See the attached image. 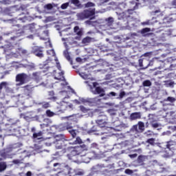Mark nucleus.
<instances>
[{"mask_svg":"<svg viewBox=\"0 0 176 176\" xmlns=\"http://www.w3.org/2000/svg\"><path fill=\"white\" fill-rule=\"evenodd\" d=\"M78 17L80 20L86 19L94 20L96 19V8L85 10L82 12L78 14Z\"/></svg>","mask_w":176,"mask_h":176,"instance_id":"1","label":"nucleus"},{"mask_svg":"<svg viewBox=\"0 0 176 176\" xmlns=\"http://www.w3.org/2000/svg\"><path fill=\"white\" fill-rule=\"evenodd\" d=\"M69 145H72L69 140L65 139L64 140H60L56 144V149H62L63 153H65L68 149H69Z\"/></svg>","mask_w":176,"mask_h":176,"instance_id":"2","label":"nucleus"},{"mask_svg":"<svg viewBox=\"0 0 176 176\" xmlns=\"http://www.w3.org/2000/svg\"><path fill=\"white\" fill-rule=\"evenodd\" d=\"M15 80L19 82L17 86H21L25 85L30 80V76L25 73H20L16 76Z\"/></svg>","mask_w":176,"mask_h":176,"instance_id":"3","label":"nucleus"},{"mask_svg":"<svg viewBox=\"0 0 176 176\" xmlns=\"http://www.w3.org/2000/svg\"><path fill=\"white\" fill-rule=\"evenodd\" d=\"M99 127L104 128L108 126V117L106 115H100L96 120Z\"/></svg>","mask_w":176,"mask_h":176,"instance_id":"4","label":"nucleus"},{"mask_svg":"<svg viewBox=\"0 0 176 176\" xmlns=\"http://www.w3.org/2000/svg\"><path fill=\"white\" fill-rule=\"evenodd\" d=\"M100 101H101V100H100L98 98L81 99V102H82L83 104H87L89 107H97V105H98L100 103Z\"/></svg>","mask_w":176,"mask_h":176,"instance_id":"5","label":"nucleus"},{"mask_svg":"<svg viewBox=\"0 0 176 176\" xmlns=\"http://www.w3.org/2000/svg\"><path fill=\"white\" fill-rule=\"evenodd\" d=\"M144 130L145 124L142 121H139L138 124L133 125L131 128V131L135 133L136 134H138V133H143Z\"/></svg>","mask_w":176,"mask_h":176,"instance_id":"6","label":"nucleus"},{"mask_svg":"<svg viewBox=\"0 0 176 176\" xmlns=\"http://www.w3.org/2000/svg\"><path fill=\"white\" fill-rule=\"evenodd\" d=\"M151 32V28H145L142 29L141 34L143 36H147V38H150L151 41H153V42H155V39L156 38V35L154 34V33H148Z\"/></svg>","mask_w":176,"mask_h":176,"instance_id":"7","label":"nucleus"},{"mask_svg":"<svg viewBox=\"0 0 176 176\" xmlns=\"http://www.w3.org/2000/svg\"><path fill=\"white\" fill-rule=\"evenodd\" d=\"M20 127L18 126L17 124H12L10 129H7V131L8 133H10L11 135H17V134H19L20 130H19Z\"/></svg>","mask_w":176,"mask_h":176,"instance_id":"8","label":"nucleus"},{"mask_svg":"<svg viewBox=\"0 0 176 176\" xmlns=\"http://www.w3.org/2000/svg\"><path fill=\"white\" fill-rule=\"evenodd\" d=\"M74 32L77 36L74 37L76 41H80L83 36V29H80L79 26L76 25L74 28Z\"/></svg>","mask_w":176,"mask_h":176,"instance_id":"9","label":"nucleus"},{"mask_svg":"<svg viewBox=\"0 0 176 176\" xmlns=\"http://www.w3.org/2000/svg\"><path fill=\"white\" fill-rule=\"evenodd\" d=\"M32 78L36 83H39V82H42V73L41 72H35L32 74Z\"/></svg>","mask_w":176,"mask_h":176,"instance_id":"10","label":"nucleus"},{"mask_svg":"<svg viewBox=\"0 0 176 176\" xmlns=\"http://www.w3.org/2000/svg\"><path fill=\"white\" fill-rule=\"evenodd\" d=\"M33 53L37 57H40V58H42V57H43V50H42V47H35L33 50Z\"/></svg>","mask_w":176,"mask_h":176,"instance_id":"11","label":"nucleus"},{"mask_svg":"<svg viewBox=\"0 0 176 176\" xmlns=\"http://www.w3.org/2000/svg\"><path fill=\"white\" fill-rule=\"evenodd\" d=\"M23 30L24 31L29 30L30 32H36V28H35V24L32 23V24H28L23 27Z\"/></svg>","mask_w":176,"mask_h":176,"instance_id":"12","label":"nucleus"},{"mask_svg":"<svg viewBox=\"0 0 176 176\" xmlns=\"http://www.w3.org/2000/svg\"><path fill=\"white\" fill-rule=\"evenodd\" d=\"M66 130H68L70 135H72V138H76V130L72 129V126L70 125H66Z\"/></svg>","mask_w":176,"mask_h":176,"instance_id":"13","label":"nucleus"},{"mask_svg":"<svg viewBox=\"0 0 176 176\" xmlns=\"http://www.w3.org/2000/svg\"><path fill=\"white\" fill-rule=\"evenodd\" d=\"M94 94H100L99 96L104 97V96H105V90L100 87H96Z\"/></svg>","mask_w":176,"mask_h":176,"instance_id":"14","label":"nucleus"},{"mask_svg":"<svg viewBox=\"0 0 176 176\" xmlns=\"http://www.w3.org/2000/svg\"><path fill=\"white\" fill-rule=\"evenodd\" d=\"M130 120H137L141 119V112L132 113L129 116Z\"/></svg>","mask_w":176,"mask_h":176,"instance_id":"15","label":"nucleus"},{"mask_svg":"<svg viewBox=\"0 0 176 176\" xmlns=\"http://www.w3.org/2000/svg\"><path fill=\"white\" fill-rule=\"evenodd\" d=\"M91 41H93V38L90 36H86L82 40V43L83 45H89V43H91Z\"/></svg>","mask_w":176,"mask_h":176,"instance_id":"16","label":"nucleus"},{"mask_svg":"<svg viewBox=\"0 0 176 176\" xmlns=\"http://www.w3.org/2000/svg\"><path fill=\"white\" fill-rule=\"evenodd\" d=\"M55 138H56V143L60 142V141H64L65 140V135L64 134L56 135L55 136Z\"/></svg>","mask_w":176,"mask_h":176,"instance_id":"17","label":"nucleus"},{"mask_svg":"<svg viewBox=\"0 0 176 176\" xmlns=\"http://www.w3.org/2000/svg\"><path fill=\"white\" fill-rule=\"evenodd\" d=\"M145 155H140L138 156L137 159V162L139 164H144V162H145Z\"/></svg>","mask_w":176,"mask_h":176,"instance_id":"18","label":"nucleus"},{"mask_svg":"<svg viewBox=\"0 0 176 176\" xmlns=\"http://www.w3.org/2000/svg\"><path fill=\"white\" fill-rule=\"evenodd\" d=\"M131 5H135L132 9H128L127 12H133V10H137L138 9V5H140V3H135V1L131 2Z\"/></svg>","mask_w":176,"mask_h":176,"instance_id":"19","label":"nucleus"},{"mask_svg":"<svg viewBox=\"0 0 176 176\" xmlns=\"http://www.w3.org/2000/svg\"><path fill=\"white\" fill-rule=\"evenodd\" d=\"M43 133L42 131H39L38 133H33V139L34 140H41V137H42Z\"/></svg>","mask_w":176,"mask_h":176,"instance_id":"20","label":"nucleus"},{"mask_svg":"<svg viewBox=\"0 0 176 176\" xmlns=\"http://www.w3.org/2000/svg\"><path fill=\"white\" fill-rule=\"evenodd\" d=\"M80 144H83V141L82 140V139L80 138V137H77V138H76V140H74V141L72 143V145H78V144L80 145Z\"/></svg>","mask_w":176,"mask_h":176,"instance_id":"21","label":"nucleus"},{"mask_svg":"<svg viewBox=\"0 0 176 176\" xmlns=\"http://www.w3.org/2000/svg\"><path fill=\"white\" fill-rule=\"evenodd\" d=\"M74 155H80L82 153V147H76L72 151Z\"/></svg>","mask_w":176,"mask_h":176,"instance_id":"22","label":"nucleus"},{"mask_svg":"<svg viewBox=\"0 0 176 176\" xmlns=\"http://www.w3.org/2000/svg\"><path fill=\"white\" fill-rule=\"evenodd\" d=\"M54 79L56 80H64L65 78H64V73L63 72L58 73V76H55Z\"/></svg>","mask_w":176,"mask_h":176,"instance_id":"23","label":"nucleus"},{"mask_svg":"<svg viewBox=\"0 0 176 176\" xmlns=\"http://www.w3.org/2000/svg\"><path fill=\"white\" fill-rule=\"evenodd\" d=\"M22 14H23L24 16L23 17L19 18L18 20H20L21 21H22V23H25L27 21V20H28V17H27V16H25V12H22V13L19 14V16H21Z\"/></svg>","mask_w":176,"mask_h":176,"instance_id":"24","label":"nucleus"},{"mask_svg":"<svg viewBox=\"0 0 176 176\" xmlns=\"http://www.w3.org/2000/svg\"><path fill=\"white\" fill-rule=\"evenodd\" d=\"M8 165H6V162H0V173H2V171H5Z\"/></svg>","mask_w":176,"mask_h":176,"instance_id":"25","label":"nucleus"},{"mask_svg":"<svg viewBox=\"0 0 176 176\" xmlns=\"http://www.w3.org/2000/svg\"><path fill=\"white\" fill-rule=\"evenodd\" d=\"M0 112H1V113H6V107H5V104H3V103L0 102Z\"/></svg>","mask_w":176,"mask_h":176,"instance_id":"26","label":"nucleus"},{"mask_svg":"<svg viewBox=\"0 0 176 176\" xmlns=\"http://www.w3.org/2000/svg\"><path fill=\"white\" fill-rule=\"evenodd\" d=\"M80 110L81 111V112H82L83 113H87V112H89V111H90V109H87L86 107H85V106L83 105H80L79 107Z\"/></svg>","mask_w":176,"mask_h":176,"instance_id":"27","label":"nucleus"},{"mask_svg":"<svg viewBox=\"0 0 176 176\" xmlns=\"http://www.w3.org/2000/svg\"><path fill=\"white\" fill-rule=\"evenodd\" d=\"M64 56H65L66 60L72 63V59L71 58V56H69V53L68 52V51L64 52Z\"/></svg>","mask_w":176,"mask_h":176,"instance_id":"28","label":"nucleus"},{"mask_svg":"<svg viewBox=\"0 0 176 176\" xmlns=\"http://www.w3.org/2000/svg\"><path fill=\"white\" fill-rule=\"evenodd\" d=\"M48 118H53V116H55L56 113L53 111H51L50 110H47L45 112Z\"/></svg>","mask_w":176,"mask_h":176,"instance_id":"29","label":"nucleus"},{"mask_svg":"<svg viewBox=\"0 0 176 176\" xmlns=\"http://www.w3.org/2000/svg\"><path fill=\"white\" fill-rule=\"evenodd\" d=\"M143 86L144 87H149V86H152V82L149 80H146L143 82Z\"/></svg>","mask_w":176,"mask_h":176,"instance_id":"30","label":"nucleus"},{"mask_svg":"<svg viewBox=\"0 0 176 176\" xmlns=\"http://www.w3.org/2000/svg\"><path fill=\"white\" fill-rule=\"evenodd\" d=\"M106 21L107 23V25H112L113 24V17H109L106 19Z\"/></svg>","mask_w":176,"mask_h":176,"instance_id":"31","label":"nucleus"},{"mask_svg":"<svg viewBox=\"0 0 176 176\" xmlns=\"http://www.w3.org/2000/svg\"><path fill=\"white\" fill-rule=\"evenodd\" d=\"M155 141H156V139L150 138V139H148L146 142L147 144H149L150 145H152V146H153V145H155Z\"/></svg>","mask_w":176,"mask_h":176,"instance_id":"32","label":"nucleus"},{"mask_svg":"<svg viewBox=\"0 0 176 176\" xmlns=\"http://www.w3.org/2000/svg\"><path fill=\"white\" fill-rule=\"evenodd\" d=\"M98 126L97 125H94L93 128L89 130V133H98Z\"/></svg>","mask_w":176,"mask_h":176,"instance_id":"33","label":"nucleus"},{"mask_svg":"<svg viewBox=\"0 0 176 176\" xmlns=\"http://www.w3.org/2000/svg\"><path fill=\"white\" fill-rule=\"evenodd\" d=\"M150 124L153 129H157V127L160 126L159 123L156 122L155 121L151 122Z\"/></svg>","mask_w":176,"mask_h":176,"instance_id":"34","label":"nucleus"},{"mask_svg":"<svg viewBox=\"0 0 176 176\" xmlns=\"http://www.w3.org/2000/svg\"><path fill=\"white\" fill-rule=\"evenodd\" d=\"M8 83L6 82H2L0 83V94L2 93V89L3 87H6Z\"/></svg>","mask_w":176,"mask_h":176,"instance_id":"35","label":"nucleus"},{"mask_svg":"<svg viewBox=\"0 0 176 176\" xmlns=\"http://www.w3.org/2000/svg\"><path fill=\"white\" fill-rule=\"evenodd\" d=\"M107 112L111 116H116V111L115 109H109Z\"/></svg>","mask_w":176,"mask_h":176,"instance_id":"36","label":"nucleus"},{"mask_svg":"<svg viewBox=\"0 0 176 176\" xmlns=\"http://www.w3.org/2000/svg\"><path fill=\"white\" fill-rule=\"evenodd\" d=\"M65 119H68V120H72V122H76V116H70L65 117Z\"/></svg>","mask_w":176,"mask_h":176,"instance_id":"37","label":"nucleus"},{"mask_svg":"<svg viewBox=\"0 0 176 176\" xmlns=\"http://www.w3.org/2000/svg\"><path fill=\"white\" fill-rule=\"evenodd\" d=\"M85 8H93L94 6H96V4L92 2H87V3L85 4Z\"/></svg>","mask_w":176,"mask_h":176,"instance_id":"38","label":"nucleus"},{"mask_svg":"<svg viewBox=\"0 0 176 176\" xmlns=\"http://www.w3.org/2000/svg\"><path fill=\"white\" fill-rule=\"evenodd\" d=\"M144 135L146 137H152V135H153V131L148 130L144 133Z\"/></svg>","mask_w":176,"mask_h":176,"instance_id":"39","label":"nucleus"},{"mask_svg":"<svg viewBox=\"0 0 176 176\" xmlns=\"http://www.w3.org/2000/svg\"><path fill=\"white\" fill-rule=\"evenodd\" d=\"M44 8L47 9V10H52V9H53V5H52V3L46 4Z\"/></svg>","mask_w":176,"mask_h":176,"instance_id":"40","label":"nucleus"},{"mask_svg":"<svg viewBox=\"0 0 176 176\" xmlns=\"http://www.w3.org/2000/svg\"><path fill=\"white\" fill-rule=\"evenodd\" d=\"M69 6V3L67 2V3H63V4L60 6V8L63 9V10H65V9H67V8H68Z\"/></svg>","mask_w":176,"mask_h":176,"instance_id":"41","label":"nucleus"},{"mask_svg":"<svg viewBox=\"0 0 176 176\" xmlns=\"http://www.w3.org/2000/svg\"><path fill=\"white\" fill-rule=\"evenodd\" d=\"M165 101H169V102H175L176 99L175 98L168 96Z\"/></svg>","mask_w":176,"mask_h":176,"instance_id":"42","label":"nucleus"},{"mask_svg":"<svg viewBox=\"0 0 176 176\" xmlns=\"http://www.w3.org/2000/svg\"><path fill=\"white\" fill-rule=\"evenodd\" d=\"M1 3L3 5H10V0H3Z\"/></svg>","mask_w":176,"mask_h":176,"instance_id":"43","label":"nucleus"},{"mask_svg":"<svg viewBox=\"0 0 176 176\" xmlns=\"http://www.w3.org/2000/svg\"><path fill=\"white\" fill-rule=\"evenodd\" d=\"M91 148H94L95 149H98V144H97V143H92L91 144Z\"/></svg>","mask_w":176,"mask_h":176,"instance_id":"44","label":"nucleus"},{"mask_svg":"<svg viewBox=\"0 0 176 176\" xmlns=\"http://www.w3.org/2000/svg\"><path fill=\"white\" fill-rule=\"evenodd\" d=\"M125 174H129V175L133 174V170L128 168L125 170Z\"/></svg>","mask_w":176,"mask_h":176,"instance_id":"45","label":"nucleus"},{"mask_svg":"<svg viewBox=\"0 0 176 176\" xmlns=\"http://www.w3.org/2000/svg\"><path fill=\"white\" fill-rule=\"evenodd\" d=\"M124 96H126V92H124V91H121L119 95V98H123Z\"/></svg>","mask_w":176,"mask_h":176,"instance_id":"46","label":"nucleus"},{"mask_svg":"<svg viewBox=\"0 0 176 176\" xmlns=\"http://www.w3.org/2000/svg\"><path fill=\"white\" fill-rule=\"evenodd\" d=\"M12 163L14 164H20V163H21V161L20 160H14L12 161Z\"/></svg>","mask_w":176,"mask_h":176,"instance_id":"47","label":"nucleus"},{"mask_svg":"<svg viewBox=\"0 0 176 176\" xmlns=\"http://www.w3.org/2000/svg\"><path fill=\"white\" fill-rule=\"evenodd\" d=\"M129 157H131V159H135V157H137V156H138V155L137 153H134V154H130Z\"/></svg>","mask_w":176,"mask_h":176,"instance_id":"48","label":"nucleus"},{"mask_svg":"<svg viewBox=\"0 0 176 176\" xmlns=\"http://www.w3.org/2000/svg\"><path fill=\"white\" fill-rule=\"evenodd\" d=\"M27 53H28V52L26 50H21V54H22V56H25V54H27Z\"/></svg>","mask_w":176,"mask_h":176,"instance_id":"49","label":"nucleus"},{"mask_svg":"<svg viewBox=\"0 0 176 176\" xmlns=\"http://www.w3.org/2000/svg\"><path fill=\"white\" fill-rule=\"evenodd\" d=\"M49 96H50L51 98H54V91H50L49 92Z\"/></svg>","mask_w":176,"mask_h":176,"instance_id":"50","label":"nucleus"},{"mask_svg":"<svg viewBox=\"0 0 176 176\" xmlns=\"http://www.w3.org/2000/svg\"><path fill=\"white\" fill-rule=\"evenodd\" d=\"M49 106H50V104H49V103L48 102H46V103H45L44 104H43V108H44L45 109H47V108H49Z\"/></svg>","mask_w":176,"mask_h":176,"instance_id":"51","label":"nucleus"},{"mask_svg":"<svg viewBox=\"0 0 176 176\" xmlns=\"http://www.w3.org/2000/svg\"><path fill=\"white\" fill-rule=\"evenodd\" d=\"M72 3H73V5H78L79 0H72Z\"/></svg>","mask_w":176,"mask_h":176,"instance_id":"52","label":"nucleus"},{"mask_svg":"<svg viewBox=\"0 0 176 176\" xmlns=\"http://www.w3.org/2000/svg\"><path fill=\"white\" fill-rule=\"evenodd\" d=\"M108 96H111V97H115L116 96V93L111 91L110 92Z\"/></svg>","mask_w":176,"mask_h":176,"instance_id":"53","label":"nucleus"},{"mask_svg":"<svg viewBox=\"0 0 176 176\" xmlns=\"http://www.w3.org/2000/svg\"><path fill=\"white\" fill-rule=\"evenodd\" d=\"M4 12L5 13H8V14H10L12 12H10V8H6L4 10Z\"/></svg>","mask_w":176,"mask_h":176,"instance_id":"54","label":"nucleus"},{"mask_svg":"<svg viewBox=\"0 0 176 176\" xmlns=\"http://www.w3.org/2000/svg\"><path fill=\"white\" fill-rule=\"evenodd\" d=\"M172 6H173V8H175V9H176V0H173L172 1Z\"/></svg>","mask_w":176,"mask_h":176,"instance_id":"55","label":"nucleus"},{"mask_svg":"<svg viewBox=\"0 0 176 176\" xmlns=\"http://www.w3.org/2000/svg\"><path fill=\"white\" fill-rule=\"evenodd\" d=\"M77 63H82V58L80 57H78L76 58Z\"/></svg>","mask_w":176,"mask_h":176,"instance_id":"56","label":"nucleus"},{"mask_svg":"<svg viewBox=\"0 0 176 176\" xmlns=\"http://www.w3.org/2000/svg\"><path fill=\"white\" fill-rule=\"evenodd\" d=\"M139 65L140 67H144V65L142 64V59L139 60Z\"/></svg>","mask_w":176,"mask_h":176,"instance_id":"57","label":"nucleus"},{"mask_svg":"<svg viewBox=\"0 0 176 176\" xmlns=\"http://www.w3.org/2000/svg\"><path fill=\"white\" fill-rule=\"evenodd\" d=\"M32 173H31V171H28L26 173V176H32Z\"/></svg>","mask_w":176,"mask_h":176,"instance_id":"58","label":"nucleus"},{"mask_svg":"<svg viewBox=\"0 0 176 176\" xmlns=\"http://www.w3.org/2000/svg\"><path fill=\"white\" fill-rule=\"evenodd\" d=\"M160 10H156L155 11H153V14H156L157 13H160Z\"/></svg>","mask_w":176,"mask_h":176,"instance_id":"59","label":"nucleus"},{"mask_svg":"<svg viewBox=\"0 0 176 176\" xmlns=\"http://www.w3.org/2000/svg\"><path fill=\"white\" fill-rule=\"evenodd\" d=\"M47 126H49L48 124H41V127H47Z\"/></svg>","mask_w":176,"mask_h":176,"instance_id":"60","label":"nucleus"},{"mask_svg":"<svg viewBox=\"0 0 176 176\" xmlns=\"http://www.w3.org/2000/svg\"><path fill=\"white\" fill-rule=\"evenodd\" d=\"M31 131L32 133H35V131H36V129H35V127H32Z\"/></svg>","mask_w":176,"mask_h":176,"instance_id":"61","label":"nucleus"},{"mask_svg":"<svg viewBox=\"0 0 176 176\" xmlns=\"http://www.w3.org/2000/svg\"><path fill=\"white\" fill-rule=\"evenodd\" d=\"M57 166H60V163L54 164V167H57Z\"/></svg>","mask_w":176,"mask_h":176,"instance_id":"62","label":"nucleus"},{"mask_svg":"<svg viewBox=\"0 0 176 176\" xmlns=\"http://www.w3.org/2000/svg\"><path fill=\"white\" fill-rule=\"evenodd\" d=\"M57 64V67L58 68V69H60V68H61V66H60V63H56Z\"/></svg>","mask_w":176,"mask_h":176,"instance_id":"63","label":"nucleus"},{"mask_svg":"<svg viewBox=\"0 0 176 176\" xmlns=\"http://www.w3.org/2000/svg\"><path fill=\"white\" fill-rule=\"evenodd\" d=\"M43 122H49V119H48V118H45V119L43 120Z\"/></svg>","mask_w":176,"mask_h":176,"instance_id":"64","label":"nucleus"}]
</instances>
